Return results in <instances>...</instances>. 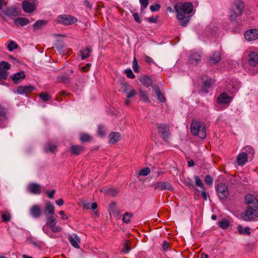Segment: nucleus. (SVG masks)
Segmentation results:
<instances>
[{
	"mask_svg": "<svg viewBox=\"0 0 258 258\" xmlns=\"http://www.w3.org/2000/svg\"><path fill=\"white\" fill-rule=\"evenodd\" d=\"M74 237L72 235H69V241L73 246L76 248H79L80 247L78 242H80V239L77 234H74Z\"/></svg>",
	"mask_w": 258,
	"mask_h": 258,
	"instance_id": "obj_24",
	"label": "nucleus"
},
{
	"mask_svg": "<svg viewBox=\"0 0 258 258\" xmlns=\"http://www.w3.org/2000/svg\"><path fill=\"white\" fill-rule=\"evenodd\" d=\"M92 52V49L90 46H87L86 48L81 50L80 53L81 55V59L84 60L89 57Z\"/></svg>",
	"mask_w": 258,
	"mask_h": 258,
	"instance_id": "obj_27",
	"label": "nucleus"
},
{
	"mask_svg": "<svg viewBox=\"0 0 258 258\" xmlns=\"http://www.w3.org/2000/svg\"><path fill=\"white\" fill-rule=\"evenodd\" d=\"M206 128L204 123L198 121H192L190 125V132L192 135L198 136L201 139L206 137Z\"/></svg>",
	"mask_w": 258,
	"mask_h": 258,
	"instance_id": "obj_2",
	"label": "nucleus"
},
{
	"mask_svg": "<svg viewBox=\"0 0 258 258\" xmlns=\"http://www.w3.org/2000/svg\"><path fill=\"white\" fill-rule=\"evenodd\" d=\"M11 64L7 61H2L0 62V68L8 71L11 69Z\"/></svg>",
	"mask_w": 258,
	"mask_h": 258,
	"instance_id": "obj_47",
	"label": "nucleus"
},
{
	"mask_svg": "<svg viewBox=\"0 0 258 258\" xmlns=\"http://www.w3.org/2000/svg\"><path fill=\"white\" fill-rule=\"evenodd\" d=\"M212 80L210 78H207L206 80H203L201 89V92L204 93H208L209 89L212 85Z\"/></svg>",
	"mask_w": 258,
	"mask_h": 258,
	"instance_id": "obj_18",
	"label": "nucleus"
},
{
	"mask_svg": "<svg viewBox=\"0 0 258 258\" xmlns=\"http://www.w3.org/2000/svg\"><path fill=\"white\" fill-rule=\"evenodd\" d=\"M3 13L5 15L12 18L20 16L21 12L19 11L16 7H11L3 10Z\"/></svg>",
	"mask_w": 258,
	"mask_h": 258,
	"instance_id": "obj_9",
	"label": "nucleus"
},
{
	"mask_svg": "<svg viewBox=\"0 0 258 258\" xmlns=\"http://www.w3.org/2000/svg\"><path fill=\"white\" fill-rule=\"evenodd\" d=\"M58 23L64 25H71L77 22V19L69 15H59L57 18Z\"/></svg>",
	"mask_w": 258,
	"mask_h": 258,
	"instance_id": "obj_5",
	"label": "nucleus"
},
{
	"mask_svg": "<svg viewBox=\"0 0 258 258\" xmlns=\"http://www.w3.org/2000/svg\"><path fill=\"white\" fill-rule=\"evenodd\" d=\"M159 16H156L155 17H151L147 18V21L150 23H156L158 20Z\"/></svg>",
	"mask_w": 258,
	"mask_h": 258,
	"instance_id": "obj_60",
	"label": "nucleus"
},
{
	"mask_svg": "<svg viewBox=\"0 0 258 258\" xmlns=\"http://www.w3.org/2000/svg\"><path fill=\"white\" fill-rule=\"evenodd\" d=\"M205 181L208 185H211L213 182V178L209 175H207L205 178Z\"/></svg>",
	"mask_w": 258,
	"mask_h": 258,
	"instance_id": "obj_55",
	"label": "nucleus"
},
{
	"mask_svg": "<svg viewBox=\"0 0 258 258\" xmlns=\"http://www.w3.org/2000/svg\"><path fill=\"white\" fill-rule=\"evenodd\" d=\"M149 0H139L141 4V12H143L148 6Z\"/></svg>",
	"mask_w": 258,
	"mask_h": 258,
	"instance_id": "obj_49",
	"label": "nucleus"
},
{
	"mask_svg": "<svg viewBox=\"0 0 258 258\" xmlns=\"http://www.w3.org/2000/svg\"><path fill=\"white\" fill-rule=\"evenodd\" d=\"M3 220L4 222H9L11 220V216L9 213H3L2 215Z\"/></svg>",
	"mask_w": 258,
	"mask_h": 258,
	"instance_id": "obj_57",
	"label": "nucleus"
},
{
	"mask_svg": "<svg viewBox=\"0 0 258 258\" xmlns=\"http://www.w3.org/2000/svg\"><path fill=\"white\" fill-rule=\"evenodd\" d=\"M47 23V22L44 20H39L37 21L33 25L35 30H39L42 28Z\"/></svg>",
	"mask_w": 258,
	"mask_h": 258,
	"instance_id": "obj_38",
	"label": "nucleus"
},
{
	"mask_svg": "<svg viewBox=\"0 0 258 258\" xmlns=\"http://www.w3.org/2000/svg\"><path fill=\"white\" fill-rule=\"evenodd\" d=\"M29 23V21L27 18L24 17H18L14 19V23L17 26L21 25L22 26L26 25Z\"/></svg>",
	"mask_w": 258,
	"mask_h": 258,
	"instance_id": "obj_31",
	"label": "nucleus"
},
{
	"mask_svg": "<svg viewBox=\"0 0 258 258\" xmlns=\"http://www.w3.org/2000/svg\"><path fill=\"white\" fill-rule=\"evenodd\" d=\"M97 133L98 135L101 137H103L105 136V127L103 124H100L98 126Z\"/></svg>",
	"mask_w": 258,
	"mask_h": 258,
	"instance_id": "obj_43",
	"label": "nucleus"
},
{
	"mask_svg": "<svg viewBox=\"0 0 258 258\" xmlns=\"http://www.w3.org/2000/svg\"><path fill=\"white\" fill-rule=\"evenodd\" d=\"M201 55L197 52L192 53L189 57V61L190 64L197 65L201 59Z\"/></svg>",
	"mask_w": 258,
	"mask_h": 258,
	"instance_id": "obj_21",
	"label": "nucleus"
},
{
	"mask_svg": "<svg viewBox=\"0 0 258 258\" xmlns=\"http://www.w3.org/2000/svg\"><path fill=\"white\" fill-rule=\"evenodd\" d=\"M17 48H18V45L12 40L10 41L8 45V48L10 51H12Z\"/></svg>",
	"mask_w": 258,
	"mask_h": 258,
	"instance_id": "obj_48",
	"label": "nucleus"
},
{
	"mask_svg": "<svg viewBox=\"0 0 258 258\" xmlns=\"http://www.w3.org/2000/svg\"><path fill=\"white\" fill-rule=\"evenodd\" d=\"M244 3L242 1L240 0H235L231 6V9L237 12H239V14H242L244 10Z\"/></svg>",
	"mask_w": 258,
	"mask_h": 258,
	"instance_id": "obj_13",
	"label": "nucleus"
},
{
	"mask_svg": "<svg viewBox=\"0 0 258 258\" xmlns=\"http://www.w3.org/2000/svg\"><path fill=\"white\" fill-rule=\"evenodd\" d=\"M161 6L160 4H155L154 5H151L150 7V9L152 12H156L160 10Z\"/></svg>",
	"mask_w": 258,
	"mask_h": 258,
	"instance_id": "obj_58",
	"label": "nucleus"
},
{
	"mask_svg": "<svg viewBox=\"0 0 258 258\" xmlns=\"http://www.w3.org/2000/svg\"><path fill=\"white\" fill-rule=\"evenodd\" d=\"M155 190L172 191L174 188L172 185L167 181H158L152 185Z\"/></svg>",
	"mask_w": 258,
	"mask_h": 258,
	"instance_id": "obj_8",
	"label": "nucleus"
},
{
	"mask_svg": "<svg viewBox=\"0 0 258 258\" xmlns=\"http://www.w3.org/2000/svg\"><path fill=\"white\" fill-rule=\"evenodd\" d=\"M44 213L46 216H48V214L50 216L55 215L54 207L53 205L50 202H48L46 204L44 209Z\"/></svg>",
	"mask_w": 258,
	"mask_h": 258,
	"instance_id": "obj_25",
	"label": "nucleus"
},
{
	"mask_svg": "<svg viewBox=\"0 0 258 258\" xmlns=\"http://www.w3.org/2000/svg\"><path fill=\"white\" fill-rule=\"evenodd\" d=\"M140 82L146 87H149L153 85V80L147 76L140 77Z\"/></svg>",
	"mask_w": 258,
	"mask_h": 258,
	"instance_id": "obj_23",
	"label": "nucleus"
},
{
	"mask_svg": "<svg viewBox=\"0 0 258 258\" xmlns=\"http://www.w3.org/2000/svg\"><path fill=\"white\" fill-rule=\"evenodd\" d=\"M121 86L122 90V93L125 94L127 93V91H129L131 89L133 88L132 86L126 82H121Z\"/></svg>",
	"mask_w": 258,
	"mask_h": 258,
	"instance_id": "obj_41",
	"label": "nucleus"
},
{
	"mask_svg": "<svg viewBox=\"0 0 258 258\" xmlns=\"http://www.w3.org/2000/svg\"><path fill=\"white\" fill-rule=\"evenodd\" d=\"M241 15V14H239V12H237L236 11H234L230 9V13H229V19L230 22L232 25L236 24L237 21V18Z\"/></svg>",
	"mask_w": 258,
	"mask_h": 258,
	"instance_id": "obj_29",
	"label": "nucleus"
},
{
	"mask_svg": "<svg viewBox=\"0 0 258 258\" xmlns=\"http://www.w3.org/2000/svg\"><path fill=\"white\" fill-rule=\"evenodd\" d=\"M232 100V97L227 94L226 93H221L217 98V102L219 104H229Z\"/></svg>",
	"mask_w": 258,
	"mask_h": 258,
	"instance_id": "obj_16",
	"label": "nucleus"
},
{
	"mask_svg": "<svg viewBox=\"0 0 258 258\" xmlns=\"http://www.w3.org/2000/svg\"><path fill=\"white\" fill-rule=\"evenodd\" d=\"M246 40L250 41L258 38V29H251L246 31L244 33Z\"/></svg>",
	"mask_w": 258,
	"mask_h": 258,
	"instance_id": "obj_10",
	"label": "nucleus"
},
{
	"mask_svg": "<svg viewBox=\"0 0 258 258\" xmlns=\"http://www.w3.org/2000/svg\"><path fill=\"white\" fill-rule=\"evenodd\" d=\"M91 63H88L86 64L85 66H84L82 68V72H87L89 71L90 68L91 67Z\"/></svg>",
	"mask_w": 258,
	"mask_h": 258,
	"instance_id": "obj_62",
	"label": "nucleus"
},
{
	"mask_svg": "<svg viewBox=\"0 0 258 258\" xmlns=\"http://www.w3.org/2000/svg\"><path fill=\"white\" fill-rule=\"evenodd\" d=\"M194 178L195 179L196 184V185L201 187L203 189H205L204 188V185L203 184L202 180L199 178V177L198 175H195Z\"/></svg>",
	"mask_w": 258,
	"mask_h": 258,
	"instance_id": "obj_50",
	"label": "nucleus"
},
{
	"mask_svg": "<svg viewBox=\"0 0 258 258\" xmlns=\"http://www.w3.org/2000/svg\"><path fill=\"white\" fill-rule=\"evenodd\" d=\"M37 4L36 0H25L22 3V8L25 12L30 13L35 10Z\"/></svg>",
	"mask_w": 258,
	"mask_h": 258,
	"instance_id": "obj_7",
	"label": "nucleus"
},
{
	"mask_svg": "<svg viewBox=\"0 0 258 258\" xmlns=\"http://www.w3.org/2000/svg\"><path fill=\"white\" fill-rule=\"evenodd\" d=\"M133 69L135 73H139L140 70L137 58L134 57L133 61Z\"/></svg>",
	"mask_w": 258,
	"mask_h": 258,
	"instance_id": "obj_51",
	"label": "nucleus"
},
{
	"mask_svg": "<svg viewBox=\"0 0 258 258\" xmlns=\"http://www.w3.org/2000/svg\"><path fill=\"white\" fill-rule=\"evenodd\" d=\"M40 98L44 101L46 102L49 100H50V96L48 93H41L39 94Z\"/></svg>",
	"mask_w": 258,
	"mask_h": 258,
	"instance_id": "obj_52",
	"label": "nucleus"
},
{
	"mask_svg": "<svg viewBox=\"0 0 258 258\" xmlns=\"http://www.w3.org/2000/svg\"><path fill=\"white\" fill-rule=\"evenodd\" d=\"M79 139L82 143H87L91 140L92 137L89 134L83 133L80 134Z\"/></svg>",
	"mask_w": 258,
	"mask_h": 258,
	"instance_id": "obj_36",
	"label": "nucleus"
},
{
	"mask_svg": "<svg viewBox=\"0 0 258 258\" xmlns=\"http://www.w3.org/2000/svg\"><path fill=\"white\" fill-rule=\"evenodd\" d=\"M35 90V88L32 85L29 86H20L17 88V93L19 94H28L32 92Z\"/></svg>",
	"mask_w": 258,
	"mask_h": 258,
	"instance_id": "obj_15",
	"label": "nucleus"
},
{
	"mask_svg": "<svg viewBox=\"0 0 258 258\" xmlns=\"http://www.w3.org/2000/svg\"><path fill=\"white\" fill-rule=\"evenodd\" d=\"M126 94H127V95H126L127 98L130 99V98L134 97L137 94V92L134 89H133L132 88Z\"/></svg>",
	"mask_w": 258,
	"mask_h": 258,
	"instance_id": "obj_56",
	"label": "nucleus"
},
{
	"mask_svg": "<svg viewBox=\"0 0 258 258\" xmlns=\"http://www.w3.org/2000/svg\"><path fill=\"white\" fill-rule=\"evenodd\" d=\"M42 214L41 207L38 205H33L30 210V215L34 218H39Z\"/></svg>",
	"mask_w": 258,
	"mask_h": 258,
	"instance_id": "obj_14",
	"label": "nucleus"
},
{
	"mask_svg": "<svg viewBox=\"0 0 258 258\" xmlns=\"http://www.w3.org/2000/svg\"><path fill=\"white\" fill-rule=\"evenodd\" d=\"M57 221L55 218L54 215L47 216L46 225L50 228L54 225H56Z\"/></svg>",
	"mask_w": 258,
	"mask_h": 258,
	"instance_id": "obj_39",
	"label": "nucleus"
},
{
	"mask_svg": "<svg viewBox=\"0 0 258 258\" xmlns=\"http://www.w3.org/2000/svg\"><path fill=\"white\" fill-rule=\"evenodd\" d=\"M218 225L223 229H227L229 227L230 223L228 219L224 218L218 223Z\"/></svg>",
	"mask_w": 258,
	"mask_h": 258,
	"instance_id": "obj_37",
	"label": "nucleus"
},
{
	"mask_svg": "<svg viewBox=\"0 0 258 258\" xmlns=\"http://www.w3.org/2000/svg\"><path fill=\"white\" fill-rule=\"evenodd\" d=\"M133 216V214L131 213L125 212L122 216V221L128 224L131 222L130 218Z\"/></svg>",
	"mask_w": 258,
	"mask_h": 258,
	"instance_id": "obj_40",
	"label": "nucleus"
},
{
	"mask_svg": "<svg viewBox=\"0 0 258 258\" xmlns=\"http://www.w3.org/2000/svg\"><path fill=\"white\" fill-rule=\"evenodd\" d=\"M131 249V247L130 245V241L128 240H125L123 248L122 249V252L123 253H127L129 252Z\"/></svg>",
	"mask_w": 258,
	"mask_h": 258,
	"instance_id": "obj_42",
	"label": "nucleus"
},
{
	"mask_svg": "<svg viewBox=\"0 0 258 258\" xmlns=\"http://www.w3.org/2000/svg\"><path fill=\"white\" fill-rule=\"evenodd\" d=\"M109 192L113 197L116 196L118 193V191L116 189H114V188L109 189Z\"/></svg>",
	"mask_w": 258,
	"mask_h": 258,
	"instance_id": "obj_64",
	"label": "nucleus"
},
{
	"mask_svg": "<svg viewBox=\"0 0 258 258\" xmlns=\"http://www.w3.org/2000/svg\"><path fill=\"white\" fill-rule=\"evenodd\" d=\"M245 203L248 205L253 204L254 206H256L258 203V201L256 199L255 197L252 194H248L245 197Z\"/></svg>",
	"mask_w": 258,
	"mask_h": 258,
	"instance_id": "obj_30",
	"label": "nucleus"
},
{
	"mask_svg": "<svg viewBox=\"0 0 258 258\" xmlns=\"http://www.w3.org/2000/svg\"><path fill=\"white\" fill-rule=\"evenodd\" d=\"M150 172V169L149 167H145L143 169H142L139 171V175H142V176H147L148 175Z\"/></svg>",
	"mask_w": 258,
	"mask_h": 258,
	"instance_id": "obj_53",
	"label": "nucleus"
},
{
	"mask_svg": "<svg viewBox=\"0 0 258 258\" xmlns=\"http://www.w3.org/2000/svg\"><path fill=\"white\" fill-rule=\"evenodd\" d=\"M216 191L220 199H226L229 195L228 187L223 183H219L216 186Z\"/></svg>",
	"mask_w": 258,
	"mask_h": 258,
	"instance_id": "obj_6",
	"label": "nucleus"
},
{
	"mask_svg": "<svg viewBox=\"0 0 258 258\" xmlns=\"http://www.w3.org/2000/svg\"><path fill=\"white\" fill-rule=\"evenodd\" d=\"M133 16L134 17V19L135 20V21L140 24L141 23V20L140 19V16H139V15L138 13H135L133 14Z\"/></svg>",
	"mask_w": 258,
	"mask_h": 258,
	"instance_id": "obj_61",
	"label": "nucleus"
},
{
	"mask_svg": "<svg viewBox=\"0 0 258 258\" xmlns=\"http://www.w3.org/2000/svg\"><path fill=\"white\" fill-rule=\"evenodd\" d=\"M70 78L66 74L58 76L56 78V81L59 83L68 84L70 83Z\"/></svg>",
	"mask_w": 258,
	"mask_h": 258,
	"instance_id": "obj_33",
	"label": "nucleus"
},
{
	"mask_svg": "<svg viewBox=\"0 0 258 258\" xmlns=\"http://www.w3.org/2000/svg\"><path fill=\"white\" fill-rule=\"evenodd\" d=\"M139 94L142 98V99L145 102H149V97L148 96L147 93L146 91H144L142 90H140L139 91Z\"/></svg>",
	"mask_w": 258,
	"mask_h": 258,
	"instance_id": "obj_46",
	"label": "nucleus"
},
{
	"mask_svg": "<svg viewBox=\"0 0 258 258\" xmlns=\"http://www.w3.org/2000/svg\"><path fill=\"white\" fill-rule=\"evenodd\" d=\"M57 146L56 144L48 143L44 146V150L46 153H54L57 150Z\"/></svg>",
	"mask_w": 258,
	"mask_h": 258,
	"instance_id": "obj_28",
	"label": "nucleus"
},
{
	"mask_svg": "<svg viewBox=\"0 0 258 258\" xmlns=\"http://www.w3.org/2000/svg\"><path fill=\"white\" fill-rule=\"evenodd\" d=\"M157 128L160 137L165 142H168L171 135L169 125L164 123H160L158 125Z\"/></svg>",
	"mask_w": 258,
	"mask_h": 258,
	"instance_id": "obj_4",
	"label": "nucleus"
},
{
	"mask_svg": "<svg viewBox=\"0 0 258 258\" xmlns=\"http://www.w3.org/2000/svg\"><path fill=\"white\" fill-rule=\"evenodd\" d=\"M174 8L177 13L176 18L179 21V24L183 27H186L191 18V16H185L186 14H190L193 12L194 6L191 2H185L176 3Z\"/></svg>",
	"mask_w": 258,
	"mask_h": 258,
	"instance_id": "obj_1",
	"label": "nucleus"
},
{
	"mask_svg": "<svg viewBox=\"0 0 258 258\" xmlns=\"http://www.w3.org/2000/svg\"><path fill=\"white\" fill-rule=\"evenodd\" d=\"M109 143L115 144L120 140V134L118 132H111L108 136Z\"/></svg>",
	"mask_w": 258,
	"mask_h": 258,
	"instance_id": "obj_26",
	"label": "nucleus"
},
{
	"mask_svg": "<svg viewBox=\"0 0 258 258\" xmlns=\"http://www.w3.org/2000/svg\"><path fill=\"white\" fill-rule=\"evenodd\" d=\"M125 73L126 75V77L128 78H131V79H132L135 78V76L134 74V73H133V71H132L131 69L125 70Z\"/></svg>",
	"mask_w": 258,
	"mask_h": 258,
	"instance_id": "obj_54",
	"label": "nucleus"
},
{
	"mask_svg": "<svg viewBox=\"0 0 258 258\" xmlns=\"http://www.w3.org/2000/svg\"><path fill=\"white\" fill-rule=\"evenodd\" d=\"M153 89L154 91L156 92L158 100L161 103L165 102L166 101V98L164 94H163L161 92L159 87L154 86L153 87Z\"/></svg>",
	"mask_w": 258,
	"mask_h": 258,
	"instance_id": "obj_32",
	"label": "nucleus"
},
{
	"mask_svg": "<svg viewBox=\"0 0 258 258\" xmlns=\"http://www.w3.org/2000/svg\"><path fill=\"white\" fill-rule=\"evenodd\" d=\"M27 189L29 192L34 195H39L41 192V185L34 182L30 183Z\"/></svg>",
	"mask_w": 258,
	"mask_h": 258,
	"instance_id": "obj_11",
	"label": "nucleus"
},
{
	"mask_svg": "<svg viewBox=\"0 0 258 258\" xmlns=\"http://www.w3.org/2000/svg\"><path fill=\"white\" fill-rule=\"evenodd\" d=\"M55 192H56V191L55 189H52L50 191H46V194L49 198L52 199L54 197V195L55 193Z\"/></svg>",
	"mask_w": 258,
	"mask_h": 258,
	"instance_id": "obj_63",
	"label": "nucleus"
},
{
	"mask_svg": "<svg viewBox=\"0 0 258 258\" xmlns=\"http://www.w3.org/2000/svg\"><path fill=\"white\" fill-rule=\"evenodd\" d=\"M258 207L248 206L247 210L241 215L242 219L244 221H252L258 217Z\"/></svg>",
	"mask_w": 258,
	"mask_h": 258,
	"instance_id": "obj_3",
	"label": "nucleus"
},
{
	"mask_svg": "<svg viewBox=\"0 0 258 258\" xmlns=\"http://www.w3.org/2000/svg\"><path fill=\"white\" fill-rule=\"evenodd\" d=\"M183 182L189 188L195 187V184L192 180L189 177H186L184 178Z\"/></svg>",
	"mask_w": 258,
	"mask_h": 258,
	"instance_id": "obj_44",
	"label": "nucleus"
},
{
	"mask_svg": "<svg viewBox=\"0 0 258 258\" xmlns=\"http://www.w3.org/2000/svg\"><path fill=\"white\" fill-rule=\"evenodd\" d=\"M248 62L250 66H256L258 64V53L251 51L248 55Z\"/></svg>",
	"mask_w": 258,
	"mask_h": 258,
	"instance_id": "obj_17",
	"label": "nucleus"
},
{
	"mask_svg": "<svg viewBox=\"0 0 258 258\" xmlns=\"http://www.w3.org/2000/svg\"><path fill=\"white\" fill-rule=\"evenodd\" d=\"M9 74V72L8 71H6L0 68V81L6 80Z\"/></svg>",
	"mask_w": 258,
	"mask_h": 258,
	"instance_id": "obj_45",
	"label": "nucleus"
},
{
	"mask_svg": "<svg viewBox=\"0 0 258 258\" xmlns=\"http://www.w3.org/2000/svg\"><path fill=\"white\" fill-rule=\"evenodd\" d=\"M51 231L53 232H59L62 230V228L59 226H57L56 225H53V226L50 227Z\"/></svg>",
	"mask_w": 258,
	"mask_h": 258,
	"instance_id": "obj_59",
	"label": "nucleus"
},
{
	"mask_svg": "<svg viewBox=\"0 0 258 258\" xmlns=\"http://www.w3.org/2000/svg\"><path fill=\"white\" fill-rule=\"evenodd\" d=\"M248 154L242 151V152L239 154L237 157V163L239 165H242L245 163L248 159Z\"/></svg>",
	"mask_w": 258,
	"mask_h": 258,
	"instance_id": "obj_22",
	"label": "nucleus"
},
{
	"mask_svg": "<svg viewBox=\"0 0 258 258\" xmlns=\"http://www.w3.org/2000/svg\"><path fill=\"white\" fill-rule=\"evenodd\" d=\"M26 77L25 72L24 71H21L18 73H15L11 77L13 82L15 84H18L21 82Z\"/></svg>",
	"mask_w": 258,
	"mask_h": 258,
	"instance_id": "obj_19",
	"label": "nucleus"
},
{
	"mask_svg": "<svg viewBox=\"0 0 258 258\" xmlns=\"http://www.w3.org/2000/svg\"><path fill=\"white\" fill-rule=\"evenodd\" d=\"M8 109L0 106V121L5 122L8 120L7 117Z\"/></svg>",
	"mask_w": 258,
	"mask_h": 258,
	"instance_id": "obj_34",
	"label": "nucleus"
},
{
	"mask_svg": "<svg viewBox=\"0 0 258 258\" xmlns=\"http://www.w3.org/2000/svg\"><path fill=\"white\" fill-rule=\"evenodd\" d=\"M85 151V147L79 145H72L70 148L69 151L71 155L78 156Z\"/></svg>",
	"mask_w": 258,
	"mask_h": 258,
	"instance_id": "obj_12",
	"label": "nucleus"
},
{
	"mask_svg": "<svg viewBox=\"0 0 258 258\" xmlns=\"http://www.w3.org/2000/svg\"><path fill=\"white\" fill-rule=\"evenodd\" d=\"M242 151L248 154V157L252 160L255 153L254 149L250 146H247L242 148Z\"/></svg>",
	"mask_w": 258,
	"mask_h": 258,
	"instance_id": "obj_35",
	"label": "nucleus"
},
{
	"mask_svg": "<svg viewBox=\"0 0 258 258\" xmlns=\"http://www.w3.org/2000/svg\"><path fill=\"white\" fill-rule=\"evenodd\" d=\"M221 59V56L219 52L215 51L210 55L208 60V63L211 65L215 64Z\"/></svg>",
	"mask_w": 258,
	"mask_h": 258,
	"instance_id": "obj_20",
	"label": "nucleus"
}]
</instances>
